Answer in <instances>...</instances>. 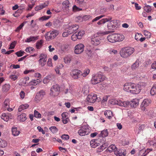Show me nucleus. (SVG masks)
Returning a JSON list of instances; mask_svg holds the SVG:
<instances>
[{
    "mask_svg": "<svg viewBox=\"0 0 156 156\" xmlns=\"http://www.w3.org/2000/svg\"><path fill=\"white\" fill-rule=\"evenodd\" d=\"M152 95H154L156 94V84L154 85L151 90L150 92Z\"/></svg>",
    "mask_w": 156,
    "mask_h": 156,
    "instance_id": "nucleus-36",
    "label": "nucleus"
},
{
    "mask_svg": "<svg viewBox=\"0 0 156 156\" xmlns=\"http://www.w3.org/2000/svg\"><path fill=\"white\" fill-rule=\"evenodd\" d=\"M9 84H5L2 87V90L4 92H7L9 90Z\"/></svg>",
    "mask_w": 156,
    "mask_h": 156,
    "instance_id": "nucleus-42",
    "label": "nucleus"
},
{
    "mask_svg": "<svg viewBox=\"0 0 156 156\" xmlns=\"http://www.w3.org/2000/svg\"><path fill=\"white\" fill-rule=\"evenodd\" d=\"M116 34H110L107 38L108 41L111 43L116 42Z\"/></svg>",
    "mask_w": 156,
    "mask_h": 156,
    "instance_id": "nucleus-17",
    "label": "nucleus"
},
{
    "mask_svg": "<svg viewBox=\"0 0 156 156\" xmlns=\"http://www.w3.org/2000/svg\"><path fill=\"white\" fill-rule=\"evenodd\" d=\"M124 36L122 34H116V42L122 41L124 39Z\"/></svg>",
    "mask_w": 156,
    "mask_h": 156,
    "instance_id": "nucleus-24",
    "label": "nucleus"
},
{
    "mask_svg": "<svg viewBox=\"0 0 156 156\" xmlns=\"http://www.w3.org/2000/svg\"><path fill=\"white\" fill-rule=\"evenodd\" d=\"M139 101V99H133L132 101L129 102V105L132 108H135L138 105Z\"/></svg>",
    "mask_w": 156,
    "mask_h": 156,
    "instance_id": "nucleus-15",
    "label": "nucleus"
},
{
    "mask_svg": "<svg viewBox=\"0 0 156 156\" xmlns=\"http://www.w3.org/2000/svg\"><path fill=\"white\" fill-rule=\"evenodd\" d=\"M90 145L91 147L95 148L98 146V144L95 143L93 140H91L90 142Z\"/></svg>",
    "mask_w": 156,
    "mask_h": 156,
    "instance_id": "nucleus-53",
    "label": "nucleus"
},
{
    "mask_svg": "<svg viewBox=\"0 0 156 156\" xmlns=\"http://www.w3.org/2000/svg\"><path fill=\"white\" fill-rule=\"evenodd\" d=\"M141 89V86L140 85L127 83V90H129L128 92L130 93L137 94L140 92Z\"/></svg>",
    "mask_w": 156,
    "mask_h": 156,
    "instance_id": "nucleus-1",
    "label": "nucleus"
},
{
    "mask_svg": "<svg viewBox=\"0 0 156 156\" xmlns=\"http://www.w3.org/2000/svg\"><path fill=\"white\" fill-rule=\"evenodd\" d=\"M72 40L74 41L76 40L77 39H78V36H77V34L76 32L73 34L71 37Z\"/></svg>",
    "mask_w": 156,
    "mask_h": 156,
    "instance_id": "nucleus-48",
    "label": "nucleus"
},
{
    "mask_svg": "<svg viewBox=\"0 0 156 156\" xmlns=\"http://www.w3.org/2000/svg\"><path fill=\"white\" fill-rule=\"evenodd\" d=\"M34 49L33 48L29 47L27 48L25 50V51L27 52L31 53V51H33Z\"/></svg>",
    "mask_w": 156,
    "mask_h": 156,
    "instance_id": "nucleus-61",
    "label": "nucleus"
},
{
    "mask_svg": "<svg viewBox=\"0 0 156 156\" xmlns=\"http://www.w3.org/2000/svg\"><path fill=\"white\" fill-rule=\"evenodd\" d=\"M62 9L65 13H67L69 12V1H64L62 4Z\"/></svg>",
    "mask_w": 156,
    "mask_h": 156,
    "instance_id": "nucleus-12",
    "label": "nucleus"
},
{
    "mask_svg": "<svg viewBox=\"0 0 156 156\" xmlns=\"http://www.w3.org/2000/svg\"><path fill=\"white\" fill-rule=\"evenodd\" d=\"M58 31L54 30L48 32L45 34V37L47 40L49 41L56 37L59 34Z\"/></svg>",
    "mask_w": 156,
    "mask_h": 156,
    "instance_id": "nucleus-4",
    "label": "nucleus"
},
{
    "mask_svg": "<svg viewBox=\"0 0 156 156\" xmlns=\"http://www.w3.org/2000/svg\"><path fill=\"white\" fill-rule=\"evenodd\" d=\"M104 16V15H101L99 16H97L92 20V22H94L95 21H96L99 20L101 18H102Z\"/></svg>",
    "mask_w": 156,
    "mask_h": 156,
    "instance_id": "nucleus-60",
    "label": "nucleus"
},
{
    "mask_svg": "<svg viewBox=\"0 0 156 156\" xmlns=\"http://www.w3.org/2000/svg\"><path fill=\"white\" fill-rule=\"evenodd\" d=\"M1 118L4 121L7 122L9 119H12L13 116L12 114L9 113H3L1 115Z\"/></svg>",
    "mask_w": 156,
    "mask_h": 156,
    "instance_id": "nucleus-11",
    "label": "nucleus"
},
{
    "mask_svg": "<svg viewBox=\"0 0 156 156\" xmlns=\"http://www.w3.org/2000/svg\"><path fill=\"white\" fill-rule=\"evenodd\" d=\"M7 145V143L6 141L0 138V147H5Z\"/></svg>",
    "mask_w": 156,
    "mask_h": 156,
    "instance_id": "nucleus-32",
    "label": "nucleus"
},
{
    "mask_svg": "<svg viewBox=\"0 0 156 156\" xmlns=\"http://www.w3.org/2000/svg\"><path fill=\"white\" fill-rule=\"evenodd\" d=\"M82 90L84 94H87L89 92L88 87L87 86H84L82 88Z\"/></svg>",
    "mask_w": 156,
    "mask_h": 156,
    "instance_id": "nucleus-47",
    "label": "nucleus"
},
{
    "mask_svg": "<svg viewBox=\"0 0 156 156\" xmlns=\"http://www.w3.org/2000/svg\"><path fill=\"white\" fill-rule=\"evenodd\" d=\"M79 26L77 25H72L67 29V31L69 34H71L77 30L79 29Z\"/></svg>",
    "mask_w": 156,
    "mask_h": 156,
    "instance_id": "nucleus-9",
    "label": "nucleus"
},
{
    "mask_svg": "<svg viewBox=\"0 0 156 156\" xmlns=\"http://www.w3.org/2000/svg\"><path fill=\"white\" fill-rule=\"evenodd\" d=\"M41 81V80H39V79H37L36 80H33L30 82V84L32 85L36 86Z\"/></svg>",
    "mask_w": 156,
    "mask_h": 156,
    "instance_id": "nucleus-28",
    "label": "nucleus"
},
{
    "mask_svg": "<svg viewBox=\"0 0 156 156\" xmlns=\"http://www.w3.org/2000/svg\"><path fill=\"white\" fill-rule=\"evenodd\" d=\"M43 40H41L38 41L36 44V47L37 49H40L42 46V44L43 43Z\"/></svg>",
    "mask_w": 156,
    "mask_h": 156,
    "instance_id": "nucleus-39",
    "label": "nucleus"
},
{
    "mask_svg": "<svg viewBox=\"0 0 156 156\" xmlns=\"http://www.w3.org/2000/svg\"><path fill=\"white\" fill-rule=\"evenodd\" d=\"M139 66V60H137L131 66V68L132 70H134L136 69Z\"/></svg>",
    "mask_w": 156,
    "mask_h": 156,
    "instance_id": "nucleus-33",
    "label": "nucleus"
},
{
    "mask_svg": "<svg viewBox=\"0 0 156 156\" xmlns=\"http://www.w3.org/2000/svg\"><path fill=\"white\" fill-rule=\"evenodd\" d=\"M62 122L64 124L67 123L69 120L68 114L66 112H64L61 115Z\"/></svg>",
    "mask_w": 156,
    "mask_h": 156,
    "instance_id": "nucleus-18",
    "label": "nucleus"
},
{
    "mask_svg": "<svg viewBox=\"0 0 156 156\" xmlns=\"http://www.w3.org/2000/svg\"><path fill=\"white\" fill-rule=\"evenodd\" d=\"M16 44V41H14L13 42H12L10 44V45L9 48V49H13V48H14Z\"/></svg>",
    "mask_w": 156,
    "mask_h": 156,
    "instance_id": "nucleus-63",
    "label": "nucleus"
},
{
    "mask_svg": "<svg viewBox=\"0 0 156 156\" xmlns=\"http://www.w3.org/2000/svg\"><path fill=\"white\" fill-rule=\"evenodd\" d=\"M97 99V95L95 94H89L87 98V101L90 103H94Z\"/></svg>",
    "mask_w": 156,
    "mask_h": 156,
    "instance_id": "nucleus-7",
    "label": "nucleus"
},
{
    "mask_svg": "<svg viewBox=\"0 0 156 156\" xmlns=\"http://www.w3.org/2000/svg\"><path fill=\"white\" fill-rule=\"evenodd\" d=\"M104 115L109 119H110L113 116L112 112L110 110H106L104 112Z\"/></svg>",
    "mask_w": 156,
    "mask_h": 156,
    "instance_id": "nucleus-22",
    "label": "nucleus"
},
{
    "mask_svg": "<svg viewBox=\"0 0 156 156\" xmlns=\"http://www.w3.org/2000/svg\"><path fill=\"white\" fill-rule=\"evenodd\" d=\"M24 24L23 23H22L15 30V31L19 32L20 30L24 26Z\"/></svg>",
    "mask_w": 156,
    "mask_h": 156,
    "instance_id": "nucleus-54",
    "label": "nucleus"
},
{
    "mask_svg": "<svg viewBox=\"0 0 156 156\" xmlns=\"http://www.w3.org/2000/svg\"><path fill=\"white\" fill-rule=\"evenodd\" d=\"M47 65L49 66L52 67V64L51 62V59L50 58H49L48 59V61L47 62Z\"/></svg>",
    "mask_w": 156,
    "mask_h": 156,
    "instance_id": "nucleus-64",
    "label": "nucleus"
},
{
    "mask_svg": "<svg viewBox=\"0 0 156 156\" xmlns=\"http://www.w3.org/2000/svg\"><path fill=\"white\" fill-rule=\"evenodd\" d=\"M47 78L49 80L54 79L55 78V76L53 74H51L46 76Z\"/></svg>",
    "mask_w": 156,
    "mask_h": 156,
    "instance_id": "nucleus-58",
    "label": "nucleus"
},
{
    "mask_svg": "<svg viewBox=\"0 0 156 156\" xmlns=\"http://www.w3.org/2000/svg\"><path fill=\"white\" fill-rule=\"evenodd\" d=\"M115 154L117 156H125L126 154L122 153V152H115Z\"/></svg>",
    "mask_w": 156,
    "mask_h": 156,
    "instance_id": "nucleus-56",
    "label": "nucleus"
},
{
    "mask_svg": "<svg viewBox=\"0 0 156 156\" xmlns=\"http://www.w3.org/2000/svg\"><path fill=\"white\" fill-rule=\"evenodd\" d=\"M120 54L121 56L123 58H126L127 57V48L126 47H124L122 48L120 51Z\"/></svg>",
    "mask_w": 156,
    "mask_h": 156,
    "instance_id": "nucleus-20",
    "label": "nucleus"
},
{
    "mask_svg": "<svg viewBox=\"0 0 156 156\" xmlns=\"http://www.w3.org/2000/svg\"><path fill=\"white\" fill-rule=\"evenodd\" d=\"M112 18L111 17H108V18H105V19H103L100 21H99L98 23L97 24L100 25L102 24H104L106 22H108L111 20H112Z\"/></svg>",
    "mask_w": 156,
    "mask_h": 156,
    "instance_id": "nucleus-21",
    "label": "nucleus"
},
{
    "mask_svg": "<svg viewBox=\"0 0 156 156\" xmlns=\"http://www.w3.org/2000/svg\"><path fill=\"white\" fill-rule=\"evenodd\" d=\"M47 59H39L38 62L39 65L41 67L44 66L46 64Z\"/></svg>",
    "mask_w": 156,
    "mask_h": 156,
    "instance_id": "nucleus-41",
    "label": "nucleus"
},
{
    "mask_svg": "<svg viewBox=\"0 0 156 156\" xmlns=\"http://www.w3.org/2000/svg\"><path fill=\"white\" fill-rule=\"evenodd\" d=\"M24 52L23 51H18L16 53V54L18 56V57H20L23 55V54L24 53Z\"/></svg>",
    "mask_w": 156,
    "mask_h": 156,
    "instance_id": "nucleus-59",
    "label": "nucleus"
},
{
    "mask_svg": "<svg viewBox=\"0 0 156 156\" xmlns=\"http://www.w3.org/2000/svg\"><path fill=\"white\" fill-rule=\"evenodd\" d=\"M29 106L28 104H25L20 105L19 108H18V111L19 112H21L23 110L27 108Z\"/></svg>",
    "mask_w": 156,
    "mask_h": 156,
    "instance_id": "nucleus-35",
    "label": "nucleus"
},
{
    "mask_svg": "<svg viewBox=\"0 0 156 156\" xmlns=\"http://www.w3.org/2000/svg\"><path fill=\"white\" fill-rule=\"evenodd\" d=\"M144 34L147 38H150L151 37V33L147 31L144 30Z\"/></svg>",
    "mask_w": 156,
    "mask_h": 156,
    "instance_id": "nucleus-49",
    "label": "nucleus"
},
{
    "mask_svg": "<svg viewBox=\"0 0 156 156\" xmlns=\"http://www.w3.org/2000/svg\"><path fill=\"white\" fill-rule=\"evenodd\" d=\"M100 135V136L103 137L107 136L108 135L107 130L106 129V130L102 131Z\"/></svg>",
    "mask_w": 156,
    "mask_h": 156,
    "instance_id": "nucleus-40",
    "label": "nucleus"
},
{
    "mask_svg": "<svg viewBox=\"0 0 156 156\" xmlns=\"http://www.w3.org/2000/svg\"><path fill=\"white\" fill-rule=\"evenodd\" d=\"M141 36H142L141 34L137 33L135 35V39L137 41H138L139 40V38L141 37Z\"/></svg>",
    "mask_w": 156,
    "mask_h": 156,
    "instance_id": "nucleus-62",
    "label": "nucleus"
},
{
    "mask_svg": "<svg viewBox=\"0 0 156 156\" xmlns=\"http://www.w3.org/2000/svg\"><path fill=\"white\" fill-rule=\"evenodd\" d=\"M49 4V2L48 1L46 2L43 4L39 5L38 6H37L35 8V9L36 10L38 11L42 9L45 7L47 6Z\"/></svg>",
    "mask_w": 156,
    "mask_h": 156,
    "instance_id": "nucleus-19",
    "label": "nucleus"
},
{
    "mask_svg": "<svg viewBox=\"0 0 156 156\" xmlns=\"http://www.w3.org/2000/svg\"><path fill=\"white\" fill-rule=\"evenodd\" d=\"M47 55L44 54H40L39 56V59H47Z\"/></svg>",
    "mask_w": 156,
    "mask_h": 156,
    "instance_id": "nucleus-52",
    "label": "nucleus"
},
{
    "mask_svg": "<svg viewBox=\"0 0 156 156\" xmlns=\"http://www.w3.org/2000/svg\"><path fill=\"white\" fill-rule=\"evenodd\" d=\"M49 129L53 133H55L58 131V129L55 126H51L50 127Z\"/></svg>",
    "mask_w": 156,
    "mask_h": 156,
    "instance_id": "nucleus-43",
    "label": "nucleus"
},
{
    "mask_svg": "<svg viewBox=\"0 0 156 156\" xmlns=\"http://www.w3.org/2000/svg\"><path fill=\"white\" fill-rule=\"evenodd\" d=\"M117 150V148L114 144H112L108 148L107 150L108 151L110 152H112L113 151H115Z\"/></svg>",
    "mask_w": 156,
    "mask_h": 156,
    "instance_id": "nucleus-26",
    "label": "nucleus"
},
{
    "mask_svg": "<svg viewBox=\"0 0 156 156\" xmlns=\"http://www.w3.org/2000/svg\"><path fill=\"white\" fill-rule=\"evenodd\" d=\"M84 46L82 44H79L76 45L74 52L76 54H79L82 53L84 50Z\"/></svg>",
    "mask_w": 156,
    "mask_h": 156,
    "instance_id": "nucleus-6",
    "label": "nucleus"
},
{
    "mask_svg": "<svg viewBox=\"0 0 156 156\" xmlns=\"http://www.w3.org/2000/svg\"><path fill=\"white\" fill-rule=\"evenodd\" d=\"M85 32L84 31L82 30L79 32L77 34V36H78V39H80L81 38L82 36L84 34Z\"/></svg>",
    "mask_w": 156,
    "mask_h": 156,
    "instance_id": "nucleus-44",
    "label": "nucleus"
},
{
    "mask_svg": "<svg viewBox=\"0 0 156 156\" xmlns=\"http://www.w3.org/2000/svg\"><path fill=\"white\" fill-rule=\"evenodd\" d=\"M145 6L144 7V9L147 12H151V6L147 5L146 4H145Z\"/></svg>",
    "mask_w": 156,
    "mask_h": 156,
    "instance_id": "nucleus-38",
    "label": "nucleus"
},
{
    "mask_svg": "<svg viewBox=\"0 0 156 156\" xmlns=\"http://www.w3.org/2000/svg\"><path fill=\"white\" fill-rule=\"evenodd\" d=\"M61 137L62 139L68 140L69 139V136L68 135L64 134L62 135Z\"/></svg>",
    "mask_w": 156,
    "mask_h": 156,
    "instance_id": "nucleus-55",
    "label": "nucleus"
},
{
    "mask_svg": "<svg viewBox=\"0 0 156 156\" xmlns=\"http://www.w3.org/2000/svg\"><path fill=\"white\" fill-rule=\"evenodd\" d=\"M134 51L133 48L127 47V55H130L133 53Z\"/></svg>",
    "mask_w": 156,
    "mask_h": 156,
    "instance_id": "nucleus-37",
    "label": "nucleus"
},
{
    "mask_svg": "<svg viewBox=\"0 0 156 156\" xmlns=\"http://www.w3.org/2000/svg\"><path fill=\"white\" fill-rule=\"evenodd\" d=\"M105 80V78L101 72H99L93 76L91 80L92 84H96L101 82Z\"/></svg>",
    "mask_w": 156,
    "mask_h": 156,
    "instance_id": "nucleus-2",
    "label": "nucleus"
},
{
    "mask_svg": "<svg viewBox=\"0 0 156 156\" xmlns=\"http://www.w3.org/2000/svg\"><path fill=\"white\" fill-rule=\"evenodd\" d=\"M73 10L74 12H76L81 10L82 9L79 8L76 5H75L73 8Z\"/></svg>",
    "mask_w": 156,
    "mask_h": 156,
    "instance_id": "nucleus-57",
    "label": "nucleus"
},
{
    "mask_svg": "<svg viewBox=\"0 0 156 156\" xmlns=\"http://www.w3.org/2000/svg\"><path fill=\"white\" fill-rule=\"evenodd\" d=\"M151 100L150 99H146L144 100L141 105V107H146L150 103Z\"/></svg>",
    "mask_w": 156,
    "mask_h": 156,
    "instance_id": "nucleus-23",
    "label": "nucleus"
},
{
    "mask_svg": "<svg viewBox=\"0 0 156 156\" xmlns=\"http://www.w3.org/2000/svg\"><path fill=\"white\" fill-rule=\"evenodd\" d=\"M108 96H105L103 97L101 101V103L102 104H106L108 99Z\"/></svg>",
    "mask_w": 156,
    "mask_h": 156,
    "instance_id": "nucleus-50",
    "label": "nucleus"
},
{
    "mask_svg": "<svg viewBox=\"0 0 156 156\" xmlns=\"http://www.w3.org/2000/svg\"><path fill=\"white\" fill-rule=\"evenodd\" d=\"M50 16H44L39 19V20L41 21H44V20H47L50 17Z\"/></svg>",
    "mask_w": 156,
    "mask_h": 156,
    "instance_id": "nucleus-51",
    "label": "nucleus"
},
{
    "mask_svg": "<svg viewBox=\"0 0 156 156\" xmlns=\"http://www.w3.org/2000/svg\"><path fill=\"white\" fill-rule=\"evenodd\" d=\"M18 118L20 121H25L27 119L26 115L25 113H23L18 116Z\"/></svg>",
    "mask_w": 156,
    "mask_h": 156,
    "instance_id": "nucleus-29",
    "label": "nucleus"
},
{
    "mask_svg": "<svg viewBox=\"0 0 156 156\" xmlns=\"http://www.w3.org/2000/svg\"><path fill=\"white\" fill-rule=\"evenodd\" d=\"M72 59V57L70 56H67L63 58L64 62L66 64H68L70 63Z\"/></svg>",
    "mask_w": 156,
    "mask_h": 156,
    "instance_id": "nucleus-31",
    "label": "nucleus"
},
{
    "mask_svg": "<svg viewBox=\"0 0 156 156\" xmlns=\"http://www.w3.org/2000/svg\"><path fill=\"white\" fill-rule=\"evenodd\" d=\"M149 153L147 150V151L142 149L139 152L138 155L139 156H146Z\"/></svg>",
    "mask_w": 156,
    "mask_h": 156,
    "instance_id": "nucleus-27",
    "label": "nucleus"
},
{
    "mask_svg": "<svg viewBox=\"0 0 156 156\" xmlns=\"http://www.w3.org/2000/svg\"><path fill=\"white\" fill-rule=\"evenodd\" d=\"M12 135L15 136L18 135L20 133L19 131L17 130L16 128H12Z\"/></svg>",
    "mask_w": 156,
    "mask_h": 156,
    "instance_id": "nucleus-30",
    "label": "nucleus"
},
{
    "mask_svg": "<svg viewBox=\"0 0 156 156\" xmlns=\"http://www.w3.org/2000/svg\"><path fill=\"white\" fill-rule=\"evenodd\" d=\"M60 90V87L59 85H54L51 88L49 95L52 97L56 96L59 94Z\"/></svg>",
    "mask_w": 156,
    "mask_h": 156,
    "instance_id": "nucleus-3",
    "label": "nucleus"
},
{
    "mask_svg": "<svg viewBox=\"0 0 156 156\" xmlns=\"http://www.w3.org/2000/svg\"><path fill=\"white\" fill-rule=\"evenodd\" d=\"M118 22L116 20H113L108 23L107 27L108 30H113L117 26Z\"/></svg>",
    "mask_w": 156,
    "mask_h": 156,
    "instance_id": "nucleus-13",
    "label": "nucleus"
},
{
    "mask_svg": "<svg viewBox=\"0 0 156 156\" xmlns=\"http://www.w3.org/2000/svg\"><path fill=\"white\" fill-rule=\"evenodd\" d=\"M34 117L36 118H40L41 117V114L36 110L34 111Z\"/></svg>",
    "mask_w": 156,
    "mask_h": 156,
    "instance_id": "nucleus-45",
    "label": "nucleus"
},
{
    "mask_svg": "<svg viewBox=\"0 0 156 156\" xmlns=\"http://www.w3.org/2000/svg\"><path fill=\"white\" fill-rule=\"evenodd\" d=\"M78 133L80 136H82L88 134L89 132L87 129H86V126H83L80 127Z\"/></svg>",
    "mask_w": 156,
    "mask_h": 156,
    "instance_id": "nucleus-14",
    "label": "nucleus"
},
{
    "mask_svg": "<svg viewBox=\"0 0 156 156\" xmlns=\"http://www.w3.org/2000/svg\"><path fill=\"white\" fill-rule=\"evenodd\" d=\"M45 94V92L43 90H41L37 92L34 98L35 101L37 102L42 100Z\"/></svg>",
    "mask_w": 156,
    "mask_h": 156,
    "instance_id": "nucleus-5",
    "label": "nucleus"
},
{
    "mask_svg": "<svg viewBox=\"0 0 156 156\" xmlns=\"http://www.w3.org/2000/svg\"><path fill=\"white\" fill-rule=\"evenodd\" d=\"M90 70L88 69H86L85 70L83 73H82V75L83 77L86 76L90 73Z\"/></svg>",
    "mask_w": 156,
    "mask_h": 156,
    "instance_id": "nucleus-46",
    "label": "nucleus"
},
{
    "mask_svg": "<svg viewBox=\"0 0 156 156\" xmlns=\"http://www.w3.org/2000/svg\"><path fill=\"white\" fill-rule=\"evenodd\" d=\"M29 80V78L28 77H27L24 78L22 79L21 80V84L24 86L25 85H27L28 83L27 82Z\"/></svg>",
    "mask_w": 156,
    "mask_h": 156,
    "instance_id": "nucleus-34",
    "label": "nucleus"
},
{
    "mask_svg": "<svg viewBox=\"0 0 156 156\" xmlns=\"http://www.w3.org/2000/svg\"><path fill=\"white\" fill-rule=\"evenodd\" d=\"M71 75L73 78L77 79L79 78V76L82 75V72L79 70L75 69L72 71Z\"/></svg>",
    "mask_w": 156,
    "mask_h": 156,
    "instance_id": "nucleus-10",
    "label": "nucleus"
},
{
    "mask_svg": "<svg viewBox=\"0 0 156 156\" xmlns=\"http://www.w3.org/2000/svg\"><path fill=\"white\" fill-rule=\"evenodd\" d=\"M110 103L112 105H118L119 106L126 107L127 106V102L126 101H120L112 99L110 101Z\"/></svg>",
    "mask_w": 156,
    "mask_h": 156,
    "instance_id": "nucleus-8",
    "label": "nucleus"
},
{
    "mask_svg": "<svg viewBox=\"0 0 156 156\" xmlns=\"http://www.w3.org/2000/svg\"><path fill=\"white\" fill-rule=\"evenodd\" d=\"M101 39L98 36L94 37L91 38V43L95 46L99 45L101 43Z\"/></svg>",
    "mask_w": 156,
    "mask_h": 156,
    "instance_id": "nucleus-16",
    "label": "nucleus"
},
{
    "mask_svg": "<svg viewBox=\"0 0 156 156\" xmlns=\"http://www.w3.org/2000/svg\"><path fill=\"white\" fill-rule=\"evenodd\" d=\"M38 39V36H30L25 40L26 42H30L31 41H34Z\"/></svg>",
    "mask_w": 156,
    "mask_h": 156,
    "instance_id": "nucleus-25",
    "label": "nucleus"
}]
</instances>
